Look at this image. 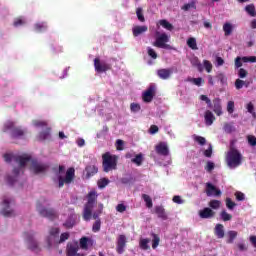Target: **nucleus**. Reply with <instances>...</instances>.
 <instances>
[{"mask_svg":"<svg viewBox=\"0 0 256 256\" xmlns=\"http://www.w3.org/2000/svg\"><path fill=\"white\" fill-rule=\"evenodd\" d=\"M15 163H18L19 167L13 169V175L14 176H7V183L8 185H14L17 181V177L19 176V173L27 167V163L30 164V171H33L35 175H39V173H45L49 169V165L37 161L36 158H33V156L29 154H22L21 156L15 157Z\"/></svg>","mask_w":256,"mask_h":256,"instance_id":"nucleus-1","label":"nucleus"},{"mask_svg":"<svg viewBox=\"0 0 256 256\" xmlns=\"http://www.w3.org/2000/svg\"><path fill=\"white\" fill-rule=\"evenodd\" d=\"M63 173H65V166L60 165L57 173L59 189H61L65 185H71V183L75 181V168L73 167L68 168L66 171L65 177L62 176Z\"/></svg>","mask_w":256,"mask_h":256,"instance_id":"nucleus-2","label":"nucleus"},{"mask_svg":"<svg viewBox=\"0 0 256 256\" xmlns=\"http://www.w3.org/2000/svg\"><path fill=\"white\" fill-rule=\"evenodd\" d=\"M226 163L230 169H237L243 163V154L237 148L231 146L226 154Z\"/></svg>","mask_w":256,"mask_h":256,"instance_id":"nucleus-3","label":"nucleus"},{"mask_svg":"<svg viewBox=\"0 0 256 256\" xmlns=\"http://www.w3.org/2000/svg\"><path fill=\"white\" fill-rule=\"evenodd\" d=\"M119 156L111 154V152H105L102 154V169L104 173L117 170V163Z\"/></svg>","mask_w":256,"mask_h":256,"instance_id":"nucleus-4","label":"nucleus"},{"mask_svg":"<svg viewBox=\"0 0 256 256\" xmlns=\"http://www.w3.org/2000/svg\"><path fill=\"white\" fill-rule=\"evenodd\" d=\"M95 203H97V191L92 190L88 193L87 203L84 205V210H83L84 221H91V212L93 211V207H95Z\"/></svg>","mask_w":256,"mask_h":256,"instance_id":"nucleus-5","label":"nucleus"},{"mask_svg":"<svg viewBox=\"0 0 256 256\" xmlns=\"http://www.w3.org/2000/svg\"><path fill=\"white\" fill-rule=\"evenodd\" d=\"M7 131H11V137L13 139H21L25 135V130L20 127H15V122L8 121L3 126V133H7Z\"/></svg>","mask_w":256,"mask_h":256,"instance_id":"nucleus-6","label":"nucleus"},{"mask_svg":"<svg viewBox=\"0 0 256 256\" xmlns=\"http://www.w3.org/2000/svg\"><path fill=\"white\" fill-rule=\"evenodd\" d=\"M167 43H169V35H167L166 33H162L156 37V40L153 43V45L158 49H168L169 51H171L173 47Z\"/></svg>","mask_w":256,"mask_h":256,"instance_id":"nucleus-7","label":"nucleus"},{"mask_svg":"<svg viewBox=\"0 0 256 256\" xmlns=\"http://www.w3.org/2000/svg\"><path fill=\"white\" fill-rule=\"evenodd\" d=\"M36 209L39 213V215H41V217H45L46 219H49L50 221H55V219H57L58 214L57 211H55V209L53 208H43L41 206V204H37Z\"/></svg>","mask_w":256,"mask_h":256,"instance_id":"nucleus-8","label":"nucleus"},{"mask_svg":"<svg viewBox=\"0 0 256 256\" xmlns=\"http://www.w3.org/2000/svg\"><path fill=\"white\" fill-rule=\"evenodd\" d=\"M94 68L96 73H107V71H111L112 66L111 64L101 61L100 58L94 59Z\"/></svg>","mask_w":256,"mask_h":256,"instance_id":"nucleus-9","label":"nucleus"},{"mask_svg":"<svg viewBox=\"0 0 256 256\" xmlns=\"http://www.w3.org/2000/svg\"><path fill=\"white\" fill-rule=\"evenodd\" d=\"M24 236L28 243V249H30V251H35L36 253H39V251H41V248H39V244L33 238V234L25 232Z\"/></svg>","mask_w":256,"mask_h":256,"instance_id":"nucleus-10","label":"nucleus"},{"mask_svg":"<svg viewBox=\"0 0 256 256\" xmlns=\"http://www.w3.org/2000/svg\"><path fill=\"white\" fill-rule=\"evenodd\" d=\"M9 205H11V200L4 198L2 202L3 208L0 211L3 217H15V210H9Z\"/></svg>","mask_w":256,"mask_h":256,"instance_id":"nucleus-11","label":"nucleus"},{"mask_svg":"<svg viewBox=\"0 0 256 256\" xmlns=\"http://www.w3.org/2000/svg\"><path fill=\"white\" fill-rule=\"evenodd\" d=\"M205 193L207 197H221L222 193L219 188H216L211 182L206 183Z\"/></svg>","mask_w":256,"mask_h":256,"instance_id":"nucleus-12","label":"nucleus"},{"mask_svg":"<svg viewBox=\"0 0 256 256\" xmlns=\"http://www.w3.org/2000/svg\"><path fill=\"white\" fill-rule=\"evenodd\" d=\"M243 63H256V56H244L235 58V68L243 67Z\"/></svg>","mask_w":256,"mask_h":256,"instance_id":"nucleus-13","label":"nucleus"},{"mask_svg":"<svg viewBox=\"0 0 256 256\" xmlns=\"http://www.w3.org/2000/svg\"><path fill=\"white\" fill-rule=\"evenodd\" d=\"M126 245L127 237L123 234L119 235L116 243V251L119 255H123V253H125Z\"/></svg>","mask_w":256,"mask_h":256,"instance_id":"nucleus-14","label":"nucleus"},{"mask_svg":"<svg viewBox=\"0 0 256 256\" xmlns=\"http://www.w3.org/2000/svg\"><path fill=\"white\" fill-rule=\"evenodd\" d=\"M209 108L214 111L217 117H221V115H223V106L221 105L220 98H214L213 101L211 102V107Z\"/></svg>","mask_w":256,"mask_h":256,"instance_id":"nucleus-15","label":"nucleus"},{"mask_svg":"<svg viewBox=\"0 0 256 256\" xmlns=\"http://www.w3.org/2000/svg\"><path fill=\"white\" fill-rule=\"evenodd\" d=\"M155 151L157 155H162V157H167L169 155V146L167 143L160 142L155 146Z\"/></svg>","mask_w":256,"mask_h":256,"instance_id":"nucleus-16","label":"nucleus"},{"mask_svg":"<svg viewBox=\"0 0 256 256\" xmlns=\"http://www.w3.org/2000/svg\"><path fill=\"white\" fill-rule=\"evenodd\" d=\"M155 97V86H150L142 95L144 103H151Z\"/></svg>","mask_w":256,"mask_h":256,"instance_id":"nucleus-17","label":"nucleus"},{"mask_svg":"<svg viewBox=\"0 0 256 256\" xmlns=\"http://www.w3.org/2000/svg\"><path fill=\"white\" fill-rule=\"evenodd\" d=\"M200 219H213L215 217V211L210 207H206L199 211Z\"/></svg>","mask_w":256,"mask_h":256,"instance_id":"nucleus-18","label":"nucleus"},{"mask_svg":"<svg viewBox=\"0 0 256 256\" xmlns=\"http://www.w3.org/2000/svg\"><path fill=\"white\" fill-rule=\"evenodd\" d=\"M171 75H173V69L171 68H162L157 70V76L159 79H163L164 81L169 79Z\"/></svg>","mask_w":256,"mask_h":256,"instance_id":"nucleus-19","label":"nucleus"},{"mask_svg":"<svg viewBox=\"0 0 256 256\" xmlns=\"http://www.w3.org/2000/svg\"><path fill=\"white\" fill-rule=\"evenodd\" d=\"M154 211L158 219H162V221H167V219H169V216L167 215V212L163 206H155Z\"/></svg>","mask_w":256,"mask_h":256,"instance_id":"nucleus-20","label":"nucleus"},{"mask_svg":"<svg viewBox=\"0 0 256 256\" xmlns=\"http://www.w3.org/2000/svg\"><path fill=\"white\" fill-rule=\"evenodd\" d=\"M86 179H91L94 175L99 173V168L95 165H88L85 167Z\"/></svg>","mask_w":256,"mask_h":256,"instance_id":"nucleus-21","label":"nucleus"},{"mask_svg":"<svg viewBox=\"0 0 256 256\" xmlns=\"http://www.w3.org/2000/svg\"><path fill=\"white\" fill-rule=\"evenodd\" d=\"M147 26H134L132 29V33L134 37H139V35H143V33H147L148 31Z\"/></svg>","mask_w":256,"mask_h":256,"instance_id":"nucleus-22","label":"nucleus"},{"mask_svg":"<svg viewBox=\"0 0 256 256\" xmlns=\"http://www.w3.org/2000/svg\"><path fill=\"white\" fill-rule=\"evenodd\" d=\"M214 233L218 239H223L225 237V227L223 224H216Z\"/></svg>","mask_w":256,"mask_h":256,"instance_id":"nucleus-23","label":"nucleus"},{"mask_svg":"<svg viewBox=\"0 0 256 256\" xmlns=\"http://www.w3.org/2000/svg\"><path fill=\"white\" fill-rule=\"evenodd\" d=\"M205 123L208 127H211L213 125V122L215 121V115H213V112L210 110H207L204 115Z\"/></svg>","mask_w":256,"mask_h":256,"instance_id":"nucleus-24","label":"nucleus"},{"mask_svg":"<svg viewBox=\"0 0 256 256\" xmlns=\"http://www.w3.org/2000/svg\"><path fill=\"white\" fill-rule=\"evenodd\" d=\"M190 63L192 67H196L198 69L199 73H203V64H201V61L198 57H194L190 60Z\"/></svg>","mask_w":256,"mask_h":256,"instance_id":"nucleus-25","label":"nucleus"},{"mask_svg":"<svg viewBox=\"0 0 256 256\" xmlns=\"http://www.w3.org/2000/svg\"><path fill=\"white\" fill-rule=\"evenodd\" d=\"M51 137V128H46L44 131L40 132L38 135L39 141H45Z\"/></svg>","mask_w":256,"mask_h":256,"instance_id":"nucleus-26","label":"nucleus"},{"mask_svg":"<svg viewBox=\"0 0 256 256\" xmlns=\"http://www.w3.org/2000/svg\"><path fill=\"white\" fill-rule=\"evenodd\" d=\"M34 29L37 33H43L47 31V22H38L34 25Z\"/></svg>","mask_w":256,"mask_h":256,"instance_id":"nucleus-27","label":"nucleus"},{"mask_svg":"<svg viewBox=\"0 0 256 256\" xmlns=\"http://www.w3.org/2000/svg\"><path fill=\"white\" fill-rule=\"evenodd\" d=\"M150 239L148 238H142L139 241V247L140 249H143V251H148V249H150L149 247V243H150Z\"/></svg>","mask_w":256,"mask_h":256,"instance_id":"nucleus-28","label":"nucleus"},{"mask_svg":"<svg viewBox=\"0 0 256 256\" xmlns=\"http://www.w3.org/2000/svg\"><path fill=\"white\" fill-rule=\"evenodd\" d=\"M187 45L190 49H192L193 51H197V49H199L197 47V39H195L194 37H190L187 40Z\"/></svg>","mask_w":256,"mask_h":256,"instance_id":"nucleus-29","label":"nucleus"},{"mask_svg":"<svg viewBox=\"0 0 256 256\" xmlns=\"http://www.w3.org/2000/svg\"><path fill=\"white\" fill-rule=\"evenodd\" d=\"M223 31H224V35L226 37H229V35H231L233 33V25H231V23L227 22L223 25Z\"/></svg>","mask_w":256,"mask_h":256,"instance_id":"nucleus-30","label":"nucleus"},{"mask_svg":"<svg viewBox=\"0 0 256 256\" xmlns=\"http://www.w3.org/2000/svg\"><path fill=\"white\" fill-rule=\"evenodd\" d=\"M208 206L210 209H214V210H217V209H220L221 208V201L220 200H210L209 203H208Z\"/></svg>","mask_w":256,"mask_h":256,"instance_id":"nucleus-31","label":"nucleus"},{"mask_svg":"<svg viewBox=\"0 0 256 256\" xmlns=\"http://www.w3.org/2000/svg\"><path fill=\"white\" fill-rule=\"evenodd\" d=\"M153 239H152V249H156L159 247V243H161V238L159 237V235L152 233L151 234Z\"/></svg>","mask_w":256,"mask_h":256,"instance_id":"nucleus-32","label":"nucleus"},{"mask_svg":"<svg viewBox=\"0 0 256 256\" xmlns=\"http://www.w3.org/2000/svg\"><path fill=\"white\" fill-rule=\"evenodd\" d=\"M220 218L224 221H231V219H233V215L229 214V212H227V210H222L220 212Z\"/></svg>","mask_w":256,"mask_h":256,"instance_id":"nucleus-33","label":"nucleus"},{"mask_svg":"<svg viewBox=\"0 0 256 256\" xmlns=\"http://www.w3.org/2000/svg\"><path fill=\"white\" fill-rule=\"evenodd\" d=\"M227 235H228V241H226V243H228V244L233 243V241H235V239H237V231H235V230L228 231Z\"/></svg>","mask_w":256,"mask_h":256,"instance_id":"nucleus-34","label":"nucleus"},{"mask_svg":"<svg viewBox=\"0 0 256 256\" xmlns=\"http://www.w3.org/2000/svg\"><path fill=\"white\" fill-rule=\"evenodd\" d=\"M245 11H246V13H248V15H250V17H256V11H255L254 4L247 5L245 7Z\"/></svg>","mask_w":256,"mask_h":256,"instance_id":"nucleus-35","label":"nucleus"},{"mask_svg":"<svg viewBox=\"0 0 256 256\" xmlns=\"http://www.w3.org/2000/svg\"><path fill=\"white\" fill-rule=\"evenodd\" d=\"M159 24L161 25V27H163L164 29H167V31H173V24L169 23V21L163 19L159 21Z\"/></svg>","mask_w":256,"mask_h":256,"instance_id":"nucleus-36","label":"nucleus"},{"mask_svg":"<svg viewBox=\"0 0 256 256\" xmlns=\"http://www.w3.org/2000/svg\"><path fill=\"white\" fill-rule=\"evenodd\" d=\"M132 163H135L137 167H141L143 165V154H137L135 158L131 160Z\"/></svg>","mask_w":256,"mask_h":256,"instance_id":"nucleus-37","label":"nucleus"},{"mask_svg":"<svg viewBox=\"0 0 256 256\" xmlns=\"http://www.w3.org/2000/svg\"><path fill=\"white\" fill-rule=\"evenodd\" d=\"M109 183H110V180L108 178H101L100 180H98L97 185L99 189H105V187H107Z\"/></svg>","mask_w":256,"mask_h":256,"instance_id":"nucleus-38","label":"nucleus"},{"mask_svg":"<svg viewBox=\"0 0 256 256\" xmlns=\"http://www.w3.org/2000/svg\"><path fill=\"white\" fill-rule=\"evenodd\" d=\"M142 199L145 201L146 207H148V209H151V207H153V200L151 199L150 195L143 194Z\"/></svg>","mask_w":256,"mask_h":256,"instance_id":"nucleus-39","label":"nucleus"},{"mask_svg":"<svg viewBox=\"0 0 256 256\" xmlns=\"http://www.w3.org/2000/svg\"><path fill=\"white\" fill-rule=\"evenodd\" d=\"M226 207L229 209V211H233L235 207H237V203H235L231 198H226L225 200Z\"/></svg>","mask_w":256,"mask_h":256,"instance_id":"nucleus-40","label":"nucleus"},{"mask_svg":"<svg viewBox=\"0 0 256 256\" xmlns=\"http://www.w3.org/2000/svg\"><path fill=\"white\" fill-rule=\"evenodd\" d=\"M223 129L225 133H233L235 131V126H233V123H224Z\"/></svg>","mask_w":256,"mask_h":256,"instance_id":"nucleus-41","label":"nucleus"},{"mask_svg":"<svg viewBox=\"0 0 256 256\" xmlns=\"http://www.w3.org/2000/svg\"><path fill=\"white\" fill-rule=\"evenodd\" d=\"M136 15L140 23H145V15H143V8H137Z\"/></svg>","mask_w":256,"mask_h":256,"instance_id":"nucleus-42","label":"nucleus"},{"mask_svg":"<svg viewBox=\"0 0 256 256\" xmlns=\"http://www.w3.org/2000/svg\"><path fill=\"white\" fill-rule=\"evenodd\" d=\"M203 67L207 73H211L213 71V64L209 60L203 61Z\"/></svg>","mask_w":256,"mask_h":256,"instance_id":"nucleus-43","label":"nucleus"},{"mask_svg":"<svg viewBox=\"0 0 256 256\" xmlns=\"http://www.w3.org/2000/svg\"><path fill=\"white\" fill-rule=\"evenodd\" d=\"M92 231L93 233H99V231H101V219H98L94 222Z\"/></svg>","mask_w":256,"mask_h":256,"instance_id":"nucleus-44","label":"nucleus"},{"mask_svg":"<svg viewBox=\"0 0 256 256\" xmlns=\"http://www.w3.org/2000/svg\"><path fill=\"white\" fill-rule=\"evenodd\" d=\"M194 141L201 146L207 143V139H205V137L197 135H194Z\"/></svg>","mask_w":256,"mask_h":256,"instance_id":"nucleus-45","label":"nucleus"},{"mask_svg":"<svg viewBox=\"0 0 256 256\" xmlns=\"http://www.w3.org/2000/svg\"><path fill=\"white\" fill-rule=\"evenodd\" d=\"M88 243H89V238L82 237L80 239V247H81V249H89Z\"/></svg>","mask_w":256,"mask_h":256,"instance_id":"nucleus-46","label":"nucleus"},{"mask_svg":"<svg viewBox=\"0 0 256 256\" xmlns=\"http://www.w3.org/2000/svg\"><path fill=\"white\" fill-rule=\"evenodd\" d=\"M235 111V102L234 101H228L227 103V112L231 115Z\"/></svg>","mask_w":256,"mask_h":256,"instance_id":"nucleus-47","label":"nucleus"},{"mask_svg":"<svg viewBox=\"0 0 256 256\" xmlns=\"http://www.w3.org/2000/svg\"><path fill=\"white\" fill-rule=\"evenodd\" d=\"M13 25L14 27H21V25H25V19L22 17L15 18Z\"/></svg>","mask_w":256,"mask_h":256,"instance_id":"nucleus-48","label":"nucleus"},{"mask_svg":"<svg viewBox=\"0 0 256 256\" xmlns=\"http://www.w3.org/2000/svg\"><path fill=\"white\" fill-rule=\"evenodd\" d=\"M189 9H197L195 2L187 3L182 6L183 11H189Z\"/></svg>","mask_w":256,"mask_h":256,"instance_id":"nucleus-49","label":"nucleus"},{"mask_svg":"<svg viewBox=\"0 0 256 256\" xmlns=\"http://www.w3.org/2000/svg\"><path fill=\"white\" fill-rule=\"evenodd\" d=\"M248 145L251 147H256V137L254 135L247 136Z\"/></svg>","mask_w":256,"mask_h":256,"instance_id":"nucleus-50","label":"nucleus"},{"mask_svg":"<svg viewBox=\"0 0 256 256\" xmlns=\"http://www.w3.org/2000/svg\"><path fill=\"white\" fill-rule=\"evenodd\" d=\"M130 109L132 113H139V111H141V105H139L138 103H131Z\"/></svg>","mask_w":256,"mask_h":256,"instance_id":"nucleus-51","label":"nucleus"},{"mask_svg":"<svg viewBox=\"0 0 256 256\" xmlns=\"http://www.w3.org/2000/svg\"><path fill=\"white\" fill-rule=\"evenodd\" d=\"M77 247L75 246H70L68 249H67V256H75L77 255Z\"/></svg>","mask_w":256,"mask_h":256,"instance_id":"nucleus-52","label":"nucleus"},{"mask_svg":"<svg viewBox=\"0 0 256 256\" xmlns=\"http://www.w3.org/2000/svg\"><path fill=\"white\" fill-rule=\"evenodd\" d=\"M247 75H249V72H247V70H245V68H240L238 70V77L240 79H245V77H247Z\"/></svg>","mask_w":256,"mask_h":256,"instance_id":"nucleus-53","label":"nucleus"},{"mask_svg":"<svg viewBox=\"0 0 256 256\" xmlns=\"http://www.w3.org/2000/svg\"><path fill=\"white\" fill-rule=\"evenodd\" d=\"M22 155H18V156H13L11 154H4V161H6V163H11V161H15V157H21Z\"/></svg>","mask_w":256,"mask_h":256,"instance_id":"nucleus-54","label":"nucleus"},{"mask_svg":"<svg viewBox=\"0 0 256 256\" xmlns=\"http://www.w3.org/2000/svg\"><path fill=\"white\" fill-rule=\"evenodd\" d=\"M49 233L51 237H59V233H61V230H59V228L57 227H53L50 229Z\"/></svg>","mask_w":256,"mask_h":256,"instance_id":"nucleus-55","label":"nucleus"},{"mask_svg":"<svg viewBox=\"0 0 256 256\" xmlns=\"http://www.w3.org/2000/svg\"><path fill=\"white\" fill-rule=\"evenodd\" d=\"M116 211H117L118 213H125V211H127V206H126L125 204H123V203L118 204V205L116 206Z\"/></svg>","mask_w":256,"mask_h":256,"instance_id":"nucleus-56","label":"nucleus"},{"mask_svg":"<svg viewBox=\"0 0 256 256\" xmlns=\"http://www.w3.org/2000/svg\"><path fill=\"white\" fill-rule=\"evenodd\" d=\"M70 235L69 232H64L60 235V239L58 241V243H65V241H67V239H69Z\"/></svg>","mask_w":256,"mask_h":256,"instance_id":"nucleus-57","label":"nucleus"},{"mask_svg":"<svg viewBox=\"0 0 256 256\" xmlns=\"http://www.w3.org/2000/svg\"><path fill=\"white\" fill-rule=\"evenodd\" d=\"M32 123L35 127H47V122L45 121L33 120Z\"/></svg>","mask_w":256,"mask_h":256,"instance_id":"nucleus-58","label":"nucleus"},{"mask_svg":"<svg viewBox=\"0 0 256 256\" xmlns=\"http://www.w3.org/2000/svg\"><path fill=\"white\" fill-rule=\"evenodd\" d=\"M245 86V81L241 80V79H236L235 81V87L236 89H243V87Z\"/></svg>","mask_w":256,"mask_h":256,"instance_id":"nucleus-59","label":"nucleus"},{"mask_svg":"<svg viewBox=\"0 0 256 256\" xmlns=\"http://www.w3.org/2000/svg\"><path fill=\"white\" fill-rule=\"evenodd\" d=\"M205 169L208 173H211V171H213V169H215V163L208 161L205 166Z\"/></svg>","mask_w":256,"mask_h":256,"instance_id":"nucleus-60","label":"nucleus"},{"mask_svg":"<svg viewBox=\"0 0 256 256\" xmlns=\"http://www.w3.org/2000/svg\"><path fill=\"white\" fill-rule=\"evenodd\" d=\"M235 197H236L237 201H245V194L243 192L237 191L235 193Z\"/></svg>","mask_w":256,"mask_h":256,"instance_id":"nucleus-61","label":"nucleus"},{"mask_svg":"<svg viewBox=\"0 0 256 256\" xmlns=\"http://www.w3.org/2000/svg\"><path fill=\"white\" fill-rule=\"evenodd\" d=\"M73 225H75V222H73L71 219L66 220L63 224V226L66 227V229H71Z\"/></svg>","mask_w":256,"mask_h":256,"instance_id":"nucleus-62","label":"nucleus"},{"mask_svg":"<svg viewBox=\"0 0 256 256\" xmlns=\"http://www.w3.org/2000/svg\"><path fill=\"white\" fill-rule=\"evenodd\" d=\"M148 55L152 59H157V52L153 48H148Z\"/></svg>","mask_w":256,"mask_h":256,"instance_id":"nucleus-63","label":"nucleus"},{"mask_svg":"<svg viewBox=\"0 0 256 256\" xmlns=\"http://www.w3.org/2000/svg\"><path fill=\"white\" fill-rule=\"evenodd\" d=\"M201 101H205V103L208 105V107H211V99L207 97V95H201L200 96Z\"/></svg>","mask_w":256,"mask_h":256,"instance_id":"nucleus-64","label":"nucleus"}]
</instances>
